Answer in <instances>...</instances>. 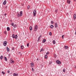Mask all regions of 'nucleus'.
Listing matches in <instances>:
<instances>
[{
	"instance_id": "42",
	"label": "nucleus",
	"mask_w": 76,
	"mask_h": 76,
	"mask_svg": "<svg viewBox=\"0 0 76 76\" xmlns=\"http://www.w3.org/2000/svg\"><path fill=\"white\" fill-rule=\"evenodd\" d=\"M12 50H14V47H13L12 49Z\"/></svg>"
},
{
	"instance_id": "6",
	"label": "nucleus",
	"mask_w": 76,
	"mask_h": 76,
	"mask_svg": "<svg viewBox=\"0 0 76 76\" xmlns=\"http://www.w3.org/2000/svg\"><path fill=\"white\" fill-rule=\"evenodd\" d=\"M76 19V14H75L74 15V20H75Z\"/></svg>"
},
{
	"instance_id": "25",
	"label": "nucleus",
	"mask_w": 76,
	"mask_h": 76,
	"mask_svg": "<svg viewBox=\"0 0 76 76\" xmlns=\"http://www.w3.org/2000/svg\"><path fill=\"white\" fill-rule=\"evenodd\" d=\"M30 6L29 5H28V7H27V9L28 10H29V8H30Z\"/></svg>"
},
{
	"instance_id": "1",
	"label": "nucleus",
	"mask_w": 76,
	"mask_h": 76,
	"mask_svg": "<svg viewBox=\"0 0 76 76\" xmlns=\"http://www.w3.org/2000/svg\"><path fill=\"white\" fill-rule=\"evenodd\" d=\"M22 11H20V14H18L17 15V16L18 17H19V16H22Z\"/></svg>"
},
{
	"instance_id": "20",
	"label": "nucleus",
	"mask_w": 76,
	"mask_h": 76,
	"mask_svg": "<svg viewBox=\"0 0 76 76\" xmlns=\"http://www.w3.org/2000/svg\"><path fill=\"white\" fill-rule=\"evenodd\" d=\"M15 34H13L12 35V37L13 38H15Z\"/></svg>"
},
{
	"instance_id": "10",
	"label": "nucleus",
	"mask_w": 76,
	"mask_h": 76,
	"mask_svg": "<svg viewBox=\"0 0 76 76\" xmlns=\"http://www.w3.org/2000/svg\"><path fill=\"white\" fill-rule=\"evenodd\" d=\"M6 49H7V51L8 52H9V51H10V49H9V48L8 47H7Z\"/></svg>"
},
{
	"instance_id": "19",
	"label": "nucleus",
	"mask_w": 76,
	"mask_h": 76,
	"mask_svg": "<svg viewBox=\"0 0 76 76\" xmlns=\"http://www.w3.org/2000/svg\"><path fill=\"white\" fill-rule=\"evenodd\" d=\"M15 39H17V38H18V36L17 35H15Z\"/></svg>"
},
{
	"instance_id": "29",
	"label": "nucleus",
	"mask_w": 76,
	"mask_h": 76,
	"mask_svg": "<svg viewBox=\"0 0 76 76\" xmlns=\"http://www.w3.org/2000/svg\"><path fill=\"white\" fill-rule=\"evenodd\" d=\"M46 55H48V54H49V52H48L46 53Z\"/></svg>"
},
{
	"instance_id": "40",
	"label": "nucleus",
	"mask_w": 76,
	"mask_h": 76,
	"mask_svg": "<svg viewBox=\"0 0 76 76\" xmlns=\"http://www.w3.org/2000/svg\"><path fill=\"white\" fill-rule=\"evenodd\" d=\"M27 46L28 47H29V43L27 44Z\"/></svg>"
},
{
	"instance_id": "12",
	"label": "nucleus",
	"mask_w": 76,
	"mask_h": 76,
	"mask_svg": "<svg viewBox=\"0 0 76 76\" xmlns=\"http://www.w3.org/2000/svg\"><path fill=\"white\" fill-rule=\"evenodd\" d=\"M6 4V0H5L4 2L3 3V4H4V5H5V4Z\"/></svg>"
},
{
	"instance_id": "5",
	"label": "nucleus",
	"mask_w": 76,
	"mask_h": 76,
	"mask_svg": "<svg viewBox=\"0 0 76 76\" xmlns=\"http://www.w3.org/2000/svg\"><path fill=\"white\" fill-rule=\"evenodd\" d=\"M7 42L6 41H5L3 43V45L4 46H6L7 45Z\"/></svg>"
},
{
	"instance_id": "32",
	"label": "nucleus",
	"mask_w": 76,
	"mask_h": 76,
	"mask_svg": "<svg viewBox=\"0 0 76 76\" xmlns=\"http://www.w3.org/2000/svg\"><path fill=\"white\" fill-rule=\"evenodd\" d=\"M4 34H7V31H5L4 32Z\"/></svg>"
},
{
	"instance_id": "37",
	"label": "nucleus",
	"mask_w": 76,
	"mask_h": 76,
	"mask_svg": "<svg viewBox=\"0 0 76 76\" xmlns=\"http://www.w3.org/2000/svg\"><path fill=\"white\" fill-rule=\"evenodd\" d=\"M41 35H40L38 39H40V38L41 37Z\"/></svg>"
},
{
	"instance_id": "28",
	"label": "nucleus",
	"mask_w": 76,
	"mask_h": 76,
	"mask_svg": "<svg viewBox=\"0 0 76 76\" xmlns=\"http://www.w3.org/2000/svg\"><path fill=\"white\" fill-rule=\"evenodd\" d=\"M51 23H52V24H53V23H54V21H51Z\"/></svg>"
},
{
	"instance_id": "27",
	"label": "nucleus",
	"mask_w": 76,
	"mask_h": 76,
	"mask_svg": "<svg viewBox=\"0 0 76 76\" xmlns=\"http://www.w3.org/2000/svg\"><path fill=\"white\" fill-rule=\"evenodd\" d=\"M44 51V49L43 48H42L40 52H41V51Z\"/></svg>"
},
{
	"instance_id": "3",
	"label": "nucleus",
	"mask_w": 76,
	"mask_h": 76,
	"mask_svg": "<svg viewBox=\"0 0 76 76\" xmlns=\"http://www.w3.org/2000/svg\"><path fill=\"white\" fill-rule=\"evenodd\" d=\"M38 29V26L36 25L35 26V28H34V31H37V30Z\"/></svg>"
},
{
	"instance_id": "43",
	"label": "nucleus",
	"mask_w": 76,
	"mask_h": 76,
	"mask_svg": "<svg viewBox=\"0 0 76 76\" xmlns=\"http://www.w3.org/2000/svg\"><path fill=\"white\" fill-rule=\"evenodd\" d=\"M9 72H10V71L8 70V71H7V73H9Z\"/></svg>"
},
{
	"instance_id": "31",
	"label": "nucleus",
	"mask_w": 76,
	"mask_h": 76,
	"mask_svg": "<svg viewBox=\"0 0 76 76\" xmlns=\"http://www.w3.org/2000/svg\"><path fill=\"white\" fill-rule=\"evenodd\" d=\"M11 25L12 26H13V25H14V23H11Z\"/></svg>"
},
{
	"instance_id": "9",
	"label": "nucleus",
	"mask_w": 76,
	"mask_h": 76,
	"mask_svg": "<svg viewBox=\"0 0 76 76\" xmlns=\"http://www.w3.org/2000/svg\"><path fill=\"white\" fill-rule=\"evenodd\" d=\"M31 67H34V64L33 62H32L31 63Z\"/></svg>"
},
{
	"instance_id": "50",
	"label": "nucleus",
	"mask_w": 76,
	"mask_h": 76,
	"mask_svg": "<svg viewBox=\"0 0 76 76\" xmlns=\"http://www.w3.org/2000/svg\"><path fill=\"white\" fill-rule=\"evenodd\" d=\"M11 61L12 62V61H13V59H11Z\"/></svg>"
},
{
	"instance_id": "33",
	"label": "nucleus",
	"mask_w": 76,
	"mask_h": 76,
	"mask_svg": "<svg viewBox=\"0 0 76 76\" xmlns=\"http://www.w3.org/2000/svg\"><path fill=\"white\" fill-rule=\"evenodd\" d=\"M49 35H50L51 36V35H52V33H51V32H50L49 33Z\"/></svg>"
},
{
	"instance_id": "26",
	"label": "nucleus",
	"mask_w": 76,
	"mask_h": 76,
	"mask_svg": "<svg viewBox=\"0 0 76 76\" xmlns=\"http://www.w3.org/2000/svg\"><path fill=\"white\" fill-rule=\"evenodd\" d=\"M24 46H21V49H23Z\"/></svg>"
},
{
	"instance_id": "7",
	"label": "nucleus",
	"mask_w": 76,
	"mask_h": 76,
	"mask_svg": "<svg viewBox=\"0 0 76 76\" xmlns=\"http://www.w3.org/2000/svg\"><path fill=\"white\" fill-rule=\"evenodd\" d=\"M45 41H46V39H44L42 40L43 43H45Z\"/></svg>"
},
{
	"instance_id": "23",
	"label": "nucleus",
	"mask_w": 76,
	"mask_h": 76,
	"mask_svg": "<svg viewBox=\"0 0 76 76\" xmlns=\"http://www.w3.org/2000/svg\"><path fill=\"white\" fill-rule=\"evenodd\" d=\"M45 57L46 59H47V58L48 56L47 55H45Z\"/></svg>"
},
{
	"instance_id": "15",
	"label": "nucleus",
	"mask_w": 76,
	"mask_h": 76,
	"mask_svg": "<svg viewBox=\"0 0 76 76\" xmlns=\"http://www.w3.org/2000/svg\"><path fill=\"white\" fill-rule=\"evenodd\" d=\"M54 57L55 58H56L57 57V55L56 54V53H54Z\"/></svg>"
},
{
	"instance_id": "36",
	"label": "nucleus",
	"mask_w": 76,
	"mask_h": 76,
	"mask_svg": "<svg viewBox=\"0 0 76 76\" xmlns=\"http://www.w3.org/2000/svg\"><path fill=\"white\" fill-rule=\"evenodd\" d=\"M52 63V61H50V62H49V64H51Z\"/></svg>"
},
{
	"instance_id": "22",
	"label": "nucleus",
	"mask_w": 76,
	"mask_h": 76,
	"mask_svg": "<svg viewBox=\"0 0 76 76\" xmlns=\"http://www.w3.org/2000/svg\"><path fill=\"white\" fill-rule=\"evenodd\" d=\"M53 43L54 44H56V41L55 40H53Z\"/></svg>"
},
{
	"instance_id": "51",
	"label": "nucleus",
	"mask_w": 76,
	"mask_h": 76,
	"mask_svg": "<svg viewBox=\"0 0 76 76\" xmlns=\"http://www.w3.org/2000/svg\"><path fill=\"white\" fill-rule=\"evenodd\" d=\"M76 0H74V1H76Z\"/></svg>"
},
{
	"instance_id": "2",
	"label": "nucleus",
	"mask_w": 76,
	"mask_h": 76,
	"mask_svg": "<svg viewBox=\"0 0 76 76\" xmlns=\"http://www.w3.org/2000/svg\"><path fill=\"white\" fill-rule=\"evenodd\" d=\"M37 13V11L36 10H34L33 11V15L34 16H36V14Z\"/></svg>"
},
{
	"instance_id": "11",
	"label": "nucleus",
	"mask_w": 76,
	"mask_h": 76,
	"mask_svg": "<svg viewBox=\"0 0 76 76\" xmlns=\"http://www.w3.org/2000/svg\"><path fill=\"white\" fill-rule=\"evenodd\" d=\"M55 27L56 28L57 27V26H58V25H57V23H55Z\"/></svg>"
},
{
	"instance_id": "13",
	"label": "nucleus",
	"mask_w": 76,
	"mask_h": 76,
	"mask_svg": "<svg viewBox=\"0 0 76 76\" xmlns=\"http://www.w3.org/2000/svg\"><path fill=\"white\" fill-rule=\"evenodd\" d=\"M50 28L53 29V28H54V26L53 25H50Z\"/></svg>"
},
{
	"instance_id": "44",
	"label": "nucleus",
	"mask_w": 76,
	"mask_h": 76,
	"mask_svg": "<svg viewBox=\"0 0 76 76\" xmlns=\"http://www.w3.org/2000/svg\"><path fill=\"white\" fill-rule=\"evenodd\" d=\"M5 8H6V9H7V6H6Z\"/></svg>"
},
{
	"instance_id": "54",
	"label": "nucleus",
	"mask_w": 76,
	"mask_h": 76,
	"mask_svg": "<svg viewBox=\"0 0 76 76\" xmlns=\"http://www.w3.org/2000/svg\"><path fill=\"white\" fill-rule=\"evenodd\" d=\"M69 12H71V11H69Z\"/></svg>"
},
{
	"instance_id": "47",
	"label": "nucleus",
	"mask_w": 76,
	"mask_h": 76,
	"mask_svg": "<svg viewBox=\"0 0 76 76\" xmlns=\"http://www.w3.org/2000/svg\"><path fill=\"white\" fill-rule=\"evenodd\" d=\"M37 61H38V60H39V58H37Z\"/></svg>"
},
{
	"instance_id": "18",
	"label": "nucleus",
	"mask_w": 76,
	"mask_h": 76,
	"mask_svg": "<svg viewBox=\"0 0 76 76\" xmlns=\"http://www.w3.org/2000/svg\"><path fill=\"white\" fill-rule=\"evenodd\" d=\"M7 31H10V28H9V27H7Z\"/></svg>"
},
{
	"instance_id": "35",
	"label": "nucleus",
	"mask_w": 76,
	"mask_h": 76,
	"mask_svg": "<svg viewBox=\"0 0 76 76\" xmlns=\"http://www.w3.org/2000/svg\"><path fill=\"white\" fill-rule=\"evenodd\" d=\"M63 72H65V69H64L63 70Z\"/></svg>"
},
{
	"instance_id": "4",
	"label": "nucleus",
	"mask_w": 76,
	"mask_h": 76,
	"mask_svg": "<svg viewBox=\"0 0 76 76\" xmlns=\"http://www.w3.org/2000/svg\"><path fill=\"white\" fill-rule=\"evenodd\" d=\"M56 63L58 64H61V61H60L59 60H57L56 61Z\"/></svg>"
},
{
	"instance_id": "56",
	"label": "nucleus",
	"mask_w": 76,
	"mask_h": 76,
	"mask_svg": "<svg viewBox=\"0 0 76 76\" xmlns=\"http://www.w3.org/2000/svg\"><path fill=\"white\" fill-rule=\"evenodd\" d=\"M14 29H15V28H14Z\"/></svg>"
},
{
	"instance_id": "55",
	"label": "nucleus",
	"mask_w": 76,
	"mask_h": 76,
	"mask_svg": "<svg viewBox=\"0 0 76 76\" xmlns=\"http://www.w3.org/2000/svg\"><path fill=\"white\" fill-rule=\"evenodd\" d=\"M76 67H75V68H76Z\"/></svg>"
},
{
	"instance_id": "53",
	"label": "nucleus",
	"mask_w": 76,
	"mask_h": 76,
	"mask_svg": "<svg viewBox=\"0 0 76 76\" xmlns=\"http://www.w3.org/2000/svg\"><path fill=\"white\" fill-rule=\"evenodd\" d=\"M75 35H76V32H75Z\"/></svg>"
},
{
	"instance_id": "14",
	"label": "nucleus",
	"mask_w": 76,
	"mask_h": 76,
	"mask_svg": "<svg viewBox=\"0 0 76 76\" xmlns=\"http://www.w3.org/2000/svg\"><path fill=\"white\" fill-rule=\"evenodd\" d=\"M3 58V56H1L0 57V58L1 60H2Z\"/></svg>"
},
{
	"instance_id": "52",
	"label": "nucleus",
	"mask_w": 76,
	"mask_h": 76,
	"mask_svg": "<svg viewBox=\"0 0 76 76\" xmlns=\"http://www.w3.org/2000/svg\"><path fill=\"white\" fill-rule=\"evenodd\" d=\"M19 54H20V52H19Z\"/></svg>"
},
{
	"instance_id": "48",
	"label": "nucleus",
	"mask_w": 76,
	"mask_h": 76,
	"mask_svg": "<svg viewBox=\"0 0 76 76\" xmlns=\"http://www.w3.org/2000/svg\"><path fill=\"white\" fill-rule=\"evenodd\" d=\"M69 1L68 0L67 1V3H69Z\"/></svg>"
},
{
	"instance_id": "30",
	"label": "nucleus",
	"mask_w": 76,
	"mask_h": 76,
	"mask_svg": "<svg viewBox=\"0 0 76 76\" xmlns=\"http://www.w3.org/2000/svg\"><path fill=\"white\" fill-rule=\"evenodd\" d=\"M57 10H58V9H57L55 10V13H57Z\"/></svg>"
},
{
	"instance_id": "39",
	"label": "nucleus",
	"mask_w": 76,
	"mask_h": 76,
	"mask_svg": "<svg viewBox=\"0 0 76 76\" xmlns=\"http://www.w3.org/2000/svg\"><path fill=\"white\" fill-rule=\"evenodd\" d=\"M32 70L33 72H34V68H32Z\"/></svg>"
},
{
	"instance_id": "34",
	"label": "nucleus",
	"mask_w": 76,
	"mask_h": 76,
	"mask_svg": "<svg viewBox=\"0 0 76 76\" xmlns=\"http://www.w3.org/2000/svg\"><path fill=\"white\" fill-rule=\"evenodd\" d=\"M2 73L3 74V75H4L5 74V73L3 71H2Z\"/></svg>"
},
{
	"instance_id": "16",
	"label": "nucleus",
	"mask_w": 76,
	"mask_h": 76,
	"mask_svg": "<svg viewBox=\"0 0 76 76\" xmlns=\"http://www.w3.org/2000/svg\"><path fill=\"white\" fill-rule=\"evenodd\" d=\"M4 59L5 61H7V58H6V56L4 57Z\"/></svg>"
},
{
	"instance_id": "49",
	"label": "nucleus",
	"mask_w": 76,
	"mask_h": 76,
	"mask_svg": "<svg viewBox=\"0 0 76 76\" xmlns=\"http://www.w3.org/2000/svg\"><path fill=\"white\" fill-rule=\"evenodd\" d=\"M39 39H38L37 40V41H39Z\"/></svg>"
},
{
	"instance_id": "46",
	"label": "nucleus",
	"mask_w": 76,
	"mask_h": 76,
	"mask_svg": "<svg viewBox=\"0 0 76 76\" xmlns=\"http://www.w3.org/2000/svg\"><path fill=\"white\" fill-rule=\"evenodd\" d=\"M70 1H69V4H70Z\"/></svg>"
},
{
	"instance_id": "24",
	"label": "nucleus",
	"mask_w": 76,
	"mask_h": 76,
	"mask_svg": "<svg viewBox=\"0 0 76 76\" xmlns=\"http://www.w3.org/2000/svg\"><path fill=\"white\" fill-rule=\"evenodd\" d=\"M13 27L15 28H16V25H14Z\"/></svg>"
},
{
	"instance_id": "8",
	"label": "nucleus",
	"mask_w": 76,
	"mask_h": 76,
	"mask_svg": "<svg viewBox=\"0 0 76 76\" xmlns=\"http://www.w3.org/2000/svg\"><path fill=\"white\" fill-rule=\"evenodd\" d=\"M13 76H18V74L16 73H13Z\"/></svg>"
},
{
	"instance_id": "17",
	"label": "nucleus",
	"mask_w": 76,
	"mask_h": 76,
	"mask_svg": "<svg viewBox=\"0 0 76 76\" xmlns=\"http://www.w3.org/2000/svg\"><path fill=\"white\" fill-rule=\"evenodd\" d=\"M29 29L30 31H32V26H31L29 28Z\"/></svg>"
},
{
	"instance_id": "45",
	"label": "nucleus",
	"mask_w": 76,
	"mask_h": 76,
	"mask_svg": "<svg viewBox=\"0 0 76 76\" xmlns=\"http://www.w3.org/2000/svg\"><path fill=\"white\" fill-rule=\"evenodd\" d=\"M7 15V14H6V13H5V14H4V16H6V15Z\"/></svg>"
},
{
	"instance_id": "38",
	"label": "nucleus",
	"mask_w": 76,
	"mask_h": 76,
	"mask_svg": "<svg viewBox=\"0 0 76 76\" xmlns=\"http://www.w3.org/2000/svg\"><path fill=\"white\" fill-rule=\"evenodd\" d=\"M62 39H63L64 38V35H63L62 36Z\"/></svg>"
},
{
	"instance_id": "41",
	"label": "nucleus",
	"mask_w": 76,
	"mask_h": 76,
	"mask_svg": "<svg viewBox=\"0 0 76 76\" xmlns=\"http://www.w3.org/2000/svg\"><path fill=\"white\" fill-rule=\"evenodd\" d=\"M11 63H15L14 61H12V62H11Z\"/></svg>"
},
{
	"instance_id": "21",
	"label": "nucleus",
	"mask_w": 76,
	"mask_h": 76,
	"mask_svg": "<svg viewBox=\"0 0 76 76\" xmlns=\"http://www.w3.org/2000/svg\"><path fill=\"white\" fill-rule=\"evenodd\" d=\"M64 48H65V49H67L68 48V46H65L64 47Z\"/></svg>"
}]
</instances>
